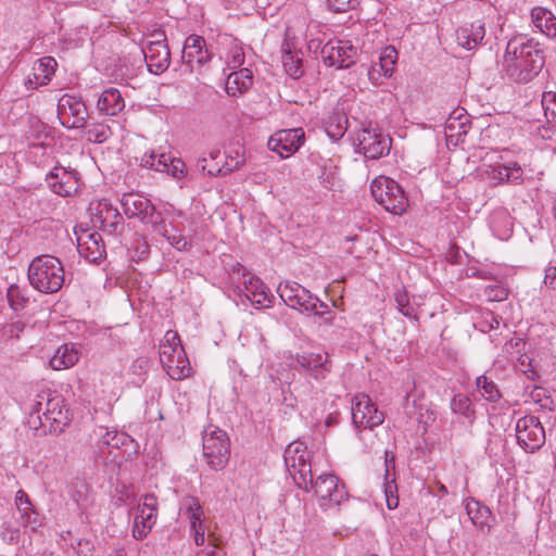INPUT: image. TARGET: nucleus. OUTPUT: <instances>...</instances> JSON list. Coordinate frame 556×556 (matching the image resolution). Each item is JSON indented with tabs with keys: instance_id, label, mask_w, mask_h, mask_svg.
Masks as SVG:
<instances>
[{
	"instance_id": "obj_1",
	"label": "nucleus",
	"mask_w": 556,
	"mask_h": 556,
	"mask_svg": "<svg viewBox=\"0 0 556 556\" xmlns=\"http://www.w3.org/2000/svg\"><path fill=\"white\" fill-rule=\"evenodd\" d=\"M545 64L543 47L534 39L516 37L507 42L503 60V72L515 83L533 79Z\"/></svg>"
},
{
	"instance_id": "obj_2",
	"label": "nucleus",
	"mask_w": 556,
	"mask_h": 556,
	"mask_svg": "<svg viewBox=\"0 0 556 556\" xmlns=\"http://www.w3.org/2000/svg\"><path fill=\"white\" fill-rule=\"evenodd\" d=\"M64 399L59 393L43 391L37 395L30 416L37 415L40 427L49 432L61 433L71 422V414Z\"/></svg>"
},
{
	"instance_id": "obj_3",
	"label": "nucleus",
	"mask_w": 556,
	"mask_h": 556,
	"mask_svg": "<svg viewBox=\"0 0 556 556\" xmlns=\"http://www.w3.org/2000/svg\"><path fill=\"white\" fill-rule=\"evenodd\" d=\"M27 278L35 290L45 294L55 293L64 283L63 264L53 255H38L28 266Z\"/></svg>"
},
{
	"instance_id": "obj_4",
	"label": "nucleus",
	"mask_w": 556,
	"mask_h": 556,
	"mask_svg": "<svg viewBox=\"0 0 556 556\" xmlns=\"http://www.w3.org/2000/svg\"><path fill=\"white\" fill-rule=\"evenodd\" d=\"M127 218H138L143 225L151 227L155 233H165L166 224L163 213L156 211L153 203L140 193H124L119 200Z\"/></svg>"
},
{
	"instance_id": "obj_5",
	"label": "nucleus",
	"mask_w": 556,
	"mask_h": 556,
	"mask_svg": "<svg viewBox=\"0 0 556 556\" xmlns=\"http://www.w3.org/2000/svg\"><path fill=\"white\" fill-rule=\"evenodd\" d=\"M283 459L295 484L308 492V486L313 484V472L307 446L300 441L290 443L285 450Z\"/></svg>"
},
{
	"instance_id": "obj_6",
	"label": "nucleus",
	"mask_w": 556,
	"mask_h": 556,
	"mask_svg": "<svg viewBox=\"0 0 556 556\" xmlns=\"http://www.w3.org/2000/svg\"><path fill=\"white\" fill-rule=\"evenodd\" d=\"M371 194L386 211L400 215L408 206V200L401 186L393 179L379 176L370 184Z\"/></svg>"
},
{
	"instance_id": "obj_7",
	"label": "nucleus",
	"mask_w": 556,
	"mask_h": 556,
	"mask_svg": "<svg viewBox=\"0 0 556 556\" xmlns=\"http://www.w3.org/2000/svg\"><path fill=\"white\" fill-rule=\"evenodd\" d=\"M203 457L213 470L218 471L227 466L230 457V442L224 430L214 429L211 432H204Z\"/></svg>"
},
{
	"instance_id": "obj_8",
	"label": "nucleus",
	"mask_w": 556,
	"mask_h": 556,
	"mask_svg": "<svg viewBox=\"0 0 556 556\" xmlns=\"http://www.w3.org/2000/svg\"><path fill=\"white\" fill-rule=\"evenodd\" d=\"M309 490H314L323 510L340 505L349 496L344 483L332 473L318 476L315 481L313 480L312 486H308Z\"/></svg>"
},
{
	"instance_id": "obj_9",
	"label": "nucleus",
	"mask_w": 556,
	"mask_h": 556,
	"mask_svg": "<svg viewBox=\"0 0 556 556\" xmlns=\"http://www.w3.org/2000/svg\"><path fill=\"white\" fill-rule=\"evenodd\" d=\"M352 424L356 429H374L384 420V414L365 393H357L351 401Z\"/></svg>"
},
{
	"instance_id": "obj_10",
	"label": "nucleus",
	"mask_w": 556,
	"mask_h": 556,
	"mask_svg": "<svg viewBox=\"0 0 556 556\" xmlns=\"http://www.w3.org/2000/svg\"><path fill=\"white\" fill-rule=\"evenodd\" d=\"M518 444L533 453L545 443V430L539 417L529 415L519 418L516 425Z\"/></svg>"
},
{
	"instance_id": "obj_11",
	"label": "nucleus",
	"mask_w": 556,
	"mask_h": 556,
	"mask_svg": "<svg viewBox=\"0 0 556 556\" xmlns=\"http://www.w3.org/2000/svg\"><path fill=\"white\" fill-rule=\"evenodd\" d=\"M358 151L365 157L377 160L387 155L391 149V138L377 128L364 127L356 138Z\"/></svg>"
},
{
	"instance_id": "obj_12",
	"label": "nucleus",
	"mask_w": 556,
	"mask_h": 556,
	"mask_svg": "<svg viewBox=\"0 0 556 556\" xmlns=\"http://www.w3.org/2000/svg\"><path fill=\"white\" fill-rule=\"evenodd\" d=\"M155 40H151L142 48L144 61L150 73L159 75L164 73L170 63V52L166 45V36L163 31L153 34Z\"/></svg>"
},
{
	"instance_id": "obj_13",
	"label": "nucleus",
	"mask_w": 556,
	"mask_h": 556,
	"mask_svg": "<svg viewBox=\"0 0 556 556\" xmlns=\"http://www.w3.org/2000/svg\"><path fill=\"white\" fill-rule=\"evenodd\" d=\"M242 163L243 159L238 152L235 157L229 155L225 160L220 150L214 149L198 160L197 168L208 176L216 177L238 169Z\"/></svg>"
},
{
	"instance_id": "obj_14",
	"label": "nucleus",
	"mask_w": 556,
	"mask_h": 556,
	"mask_svg": "<svg viewBox=\"0 0 556 556\" xmlns=\"http://www.w3.org/2000/svg\"><path fill=\"white\" fill-rule=\"evenodd\" d=\"M277 292L286 305L300 312L308 313L315 309L318 302V298L294 281L281 282L277 288Z\"/></svg>"
},
{
	"instance_id": "obj_15",
	"label": "nucleus",
	"mask_w": 556,
	"mask_h": 556,
	"mask_svg": "<svg viewBox=\"0 0 556 556\" xmlns=\"http://www.w3.org/2000/svg\"><path fill=\"white\" fill-rule=\"evenodd\" d=\"M157 516V498L154 494H144L138 504L134 518L132 536L143 540L153 528Z\"/></svg>"
},
{
	"instance_id": "obj_16",
	"label": "nucleus",
	"mask_w": 556,
	"mask_h": 556,
	"mask_svg": "<svg viewBox=\"0 0 556 556\" xmlns=\"http://www.w3.org/2000/svg\"><path fill=\"white\" fill-rule=\"evenodd\" d=\"M58 112L62 118V125L73 128L85 127L88 118L86 104L70 94H64L58 103Z\"/></svg>"
},
{
	"instance_id": "obj_17",
	"label": "nucleus",
	"mask_w": 556,
	"mask_h": 556,
	"mask_svg": "<svg viewBox=\"0 0 556 556\" xmlns=\"http://www.w3.org/2000/svg\"><path fill=\"white\" fill-rule=\"evenodd\" d=\"M304 138L305 134L302 128L281 129L269 138L268 149L281 157H288L300 149Z\"/></svg>"
},
{
	"instance_id": "obj_18",
	"label": "nucleus",
	"mask_w": 556,
	"mask_h": 556,
	"mask_svg": "<svg viewBox=\"0 0 556 556\" xmlns=\"http://www.w3.org/2000/svg\"><path fill=\"white\" fill-rule=\"evenodd\" d=\"M78 172L54 166L46 176L48 187L61 197H70L78 190Z\"/></svg>"
},
{
	"instance_id": "obj_19",
	"label": "nucleus",
	"mask_w": 556,
	"mask_h": 556,
	"mask_svg": "<svg viewBox=\"0 0 556 556\" xmlns=\"http://www.w3.org/2000/svg\"><path fill=\"white\" fill-rule=\"evenodd\" d=\"M77 250L81 257L94 264L100 263L106 255L102 236L92 230H83L77 235Z\"/></svg>"
},
{
	"instance_id": "obj_20",
	"label": "nucleus",
	"mask_w": 556,
	"mask_h": 556,
	"mask_svg": "<svg viewBox=\"0 0 556 556\" xmlns=\"http://www.w3.org/2000/svg\"><path fill=\"white\" fill-rule=\"evenodd\" d=\"M182 61L193 71L195 65L202 67L212 60V52L206 47L205 39L198 35L186 38L182 49Z\"/></svg>"
},
{
	"instance_id": "obj_21",
	"label": "nucleus",
	"mask_w": 556,
	"mask_h": 556,
	"mask_svg": "<svg viewBox=\"0 0 556 556\" xmlns=\"http://www.w3.org/2000/svg\"><path fill=\"white\" fill-rule=\"evenodd\" d=\"M295 366L308 371L316 380H324L331 365L326 352H304L295 357Z\"/></svg>"
},
{
	"instance_id": "obj_22",
	"label": "nucleus",
	"mask_w": 556,
	"mask_h": 556,
	"mask_svg": "<svg viewBox=\"0 0 556 556\" xmlns=\"http://www.w3.org/2000/svg\"><path fill=\"white\" fill-rule=\"evenodd\" d=\"M172 352L176 354V357L173 356L165 359V356H162L163 367L173 380H181L190 375V363L182 346L172 348Z\"/></svg>"
},
{
	"instance_id": "obj_23",
	"label": "nucleus",
	"mask_w": 556,
	"mask_h": 556,
	"mask_svg": "<svg viewBox=\"0 0 556 556\" xmlns=\"http://www.w3.org/2000/svg\"><path fill=\"white\" fill-rule=\"evenodd\" d=\"M485 37V24L482 21H476L457 29L456 39L460 47L471 50L482 43Z\"/></svg>"
},
{
	"instance_id": "obj_24",
	"label": "nucleus",
	"mask_w": 556,
	"mask_h": 556,
	"mask_svg": "<svg viewBox=\"0 0 556 556\" xmlns=\"http://www.w3.org/2000/svg\"><path fill=\"white\" fill-rule=\"evenodd\" d=\"M467 515L472 523L482 532L489 533L493 527L494 516L491 509L477 500L470 498L466 503Z\"/></svg>"
},
{
	"instance_id": "obj_25",
	"label": "nucleus",
	"mask_w": 556,
	"mask_h": 556,
	"mask_svg": "<svg viewBox=\"0 0 556 556\" xmlns=\"http://www.w3.org/2000/svg\"><path fill=\"white\" fill-rule=\"evenodd\" d=\"M253 85V73L247 67L228 74L225 90L229 97H238L247 92Z\"/></svg>"
},
{
	"instance_id": "obj_26",
	"label": "nucleus",
	"mask_w": 556,
	"mask_h": 556,
	"mask_svg": "<svg viewBox=\"0 0 556 556\" xmlns=\"http://www.w3.org/2000/svg\"><path fill=\"white\" fill-rule=\"evenodd\" d=\"M471 127L469 115L458 110L452 112L444 124L445 136L448 140L459 141Z\"/></svg>"
},
{
	"instance_id": "obj_27",
	"label": "nucleus",
	"mask_w": 556,
	"mask_h": 556,
	"mask_svg": "<svg viewBox=\"0 0 556 556\" xmlns=\"http://www.w3.org/2000/svg\"><path fill=\"white\" fill-rule=\"evenodd\" d=\"M99 218L101 223V229L104 232L114 236L123 235L125 230L124 218L117 208H114L112 205L104 203L103 207L100 210Z\"/></svg>"
},
{
	"instance_id": "obj_28",
	"label": "nucleus",
	"mask_w": 556,
	"mask_h": 556,
	"mask_svg": "<svg viewBox=\"0 0 556 556\" xmlns=\"http://www.w3.org/2000/svg\"><path fill=\"white\" fill-rule=\"evenodd\" d=\"M281 53V62L286 73L294 79L302 77L304 75L302 52L292 50L289 42H283Z\"/></svg>"
},
{
	"instance_id": "obj_29",
	"label": "nucleus",
	"mask_w": 556,
	"mask_h": 556,
	"mask_svg": "<svg viewBox=\"0 0 556 556\" xmlns=\"http://www.w3.org/2000/svg\"><path fill=\"white\" fill-rule=\"evenodd\" d=\"M80 353L75 344H62L50 359V366L54 370H63L73 367L79 361Z\"/></svg>"
},
{
	"instance_id": "obj_30",
	"label": "nucleus",
	"mask_w": 556,
	"mask_h": 556,
	"mask_svg": "<svg viewBox=\"0 0 556 556\" xmlns=\"http://www.w3.org/2000/svg\"><path fill=\"white\" fill-rule=\"evenodd\" d=\"M242 285L247 299L258 306H268L266 303H270V300L267 288L258 277L253 275L244 277Z\"/></svg>"
},
{
	"instance_id": "obj_31",
	"label": "nucleus",
	"mask_w": 556,
	"mask_h": 556,
	"mask_svg": "<svg viewBox=\"0 0 556 556\" xmlns=\"http://www.w3.org/2000/svg\"><path fill=\"white\" fill-rule=\"evenodd\" d=\"M386 473L383 482V493L386 496L387 507L389 509H395L399 506L397 484L394 475L390 473V469L395 468V458L393 455L389 457V453L386 452Z\"/></svg>"
},
{
	"instance_id": "obj_32",
	"label": "nucleus",
	"mask_w": 556,
	"mask_h": 556,
	"mask_svg": "<svg viewBox=\"0 0 556 556\" xmlns=\"http://www.w3.org/2000/svg\"><path fill=\"white\" fill-rule=\"evenodd\" d=\"M97 106L104 115L114 116L125 108V102L119 90L110 88L99 97Z\"/></svg>"
},
{
	"instance_id": "obj_33",
	"label": "nucleus",
	"mask_w": 556,
	"mask_h": 556,
	"mask_svg": "<svg viewBox=\"0 0 556 556\" xmlns=\"http://www.w3.org/2000/svg\"><path fill=\"white\" fill-rule=\"evenodd\" d=\"M531 21L543 34L548 37L556 36V16L552 11L535 7L531 10Z\"/></svg>"
},
{
	"instance_id": "obj_34",
	"label": "nucleus",
	"mask_w": 556,
	"mask_h": 556,
	"mask_svg": "<svg viewBox=\"0 0 556 556\" xmlns=\"http://www.w3.org/2000/svg\"><path fill=\"white\" fill-rule=\"evenodd\" d=\"M324 128L328 137L332 140L341 139L348 129V117L341 111L331 112L324 119Z\"/></svg>"
},
{
	"instance_id": "obj_35",
	"label": "nucleus",
	"mask_w": 556,
	"mask_h": 556,
	"mask_svg": "<svg viewBox=\"0 0 556 556\" xmlns=\"http://www.w3.org/2000/svg\"><path fill=\"white\" fill-rule=\"evenodd\" d=\"M7 299L9 306L14 312H21L26 308L29 303L28 290L26 287L11 285L7 290Z\"/></svg>"
},
{
	"instance_id": "obj_36",
	"label": "nucleus",
	"mask_w": 556,
	"mask_h": 556,
	"mask_svg": "<svg viewBox=\"0 0 556 556\" xmlns=\"http://www.w3.org/2000/svg\"><path fill=\"white\" fill-rule=\"evenodd\" d=\"M451 409L454 414H459L465 417L470 424L475 420V409L469 396L457 393L451 401Z\"/></svg>"
},
{
	"instance_id": "obj_37",
	"label": "nucleus",
	"mask_w": 556,
	"mask_h": 556,
	"mask_svg": "<svg viewBox=\"0 0 556 556\" xmlns=\"http://www.w3.org/2000/svg\"><path fill=\"white\" fill-rule=\"evenodd\" d=\"M184 506L186 508L187 517L189 518L190 521V529L198 528V526H204V513L198 498L193 496L185 498Z\"/></svg>"
},
{
	"instance_id": "obj_38",
	"label": "nucleus",
	"mask_w": 556,
	"mask_h": 556,
	"mask_svg": "<svg viewBox=\"0 0 556 556\" xmlns=\"http://www.w3.org/2000/svg\"><path fill=\"white\" fill-rule=\"evenodd\" d=\"M476 386L480 394L486 401L497 402L501 397V393L496 384L484 375H481L476 379Z\"/></svg>"
},
{
	"instance_id": "obj_39",
	"label": "nucleus",
	"mask_w": 556,
	"mask_h": 556,
	"mask_svg": "<svg viewBox=\"0 0 556 556\" xmlns=\"http://www.w3.org/2000/svg\"><path fill=\"white\" fill-rule=\"evenodd\" d=\"M112 135L111 128L102 123H93L87 126L85 137L88 141L102 143Z\"/></svg>"
},
{
	"instance_id": "obj_40",
	"label": "nucleus",
	"mask_w": 556,
	"mask_h": 556,
	"mask_svg": "<svg viewBox=\"0 0 556 556\" xmlns=\"http://www.w3.org/2000/svg\"><path fill=\"white\" fill-rule=\"evenodd\" d=\"M378 61L380 62V70L384 72V74L392 76L397 61L396 49L392 46L383 48L378 56Z\"/></svg>"
},
{
	"instance_id": "obj_41",
	"label": "nucleus",
	"mask_w": 556,
	"mask_h": 556,
	"mask_svg": "<svg viewBox=\"0 0 556 556\" xmlns=\"http://www.w3.org/2000/svg\"><path fill=\"white\" fill-rule=\"evenodd\" d=\"M339 41H328L321 47L320 58L327 66L340 68V49Z\"/></svg>"
},
{
	"instance_id": "obj_42",
	"label": "nucleus",
	"mask_w": 556,
	"mask_h": 556,
	"mask_svg": "<svg viewBox=\"0 0 556 556\" xmlns=\"http://www.w3.org/2000/svg\"><path fill=\"white\" fill-rule=\"evenodd\" d=\"M394 301L396 303L397 311L405 317L417 320L415 309L409 302L407 292L404 289H399L394 292Z\"/></svg>"
},
{
	"instance_id": "obj_43",
	"label": "nucleus",
	"mask_w": 556,
	"mask_h": 556,
	"mask_svg": "<svg viewBox=\"0 0 556 556\" xmlns=\"http://www.w3.org/2000/svg\"><path fill=\"white\" fill-rule=\"evenodd\" d=\"M340 68H349L356 62L357 49L349 41H339Z\"/></svg>"
},
{
	"instance_id": "obj_44",
	"label": "nucleus",
	"mask_w": 556,
	"mask_h": 556,
	"mask_svg": "<svg viewBox=\"0 0 556 556\" xmlns=\"http://www.w3.org/2000/svg\"><path fill=\"white\" fill-rule=\"evenodd\" d=\"M55 66V60L53 58L47 56L38 60V62L33 67V71H36V75L42 76L41 83H49L52 75L54 74Z\"/></svg>"
},
{
	"instance_id": "obj_45",
	"label": "nucleus",
	"mask_w": 556,
	"mask_h": 556,
	"mask_svg": "<svg viewBox=\"0 0 556 556\" xmlns=\"http://www.w3.org/2000/svg\"><path fill=\"white\" fill-rule=\"evenodd\" d=\"M544 115L549 124L556 125V93L548 91L542 96Z\"/></svg>"
},
{
	"instance_id": "obj_46",
	"label": "nucleus",
	"mask_w": 556,
	"mask_h": 556,
	"mask_svg": "<svg viewBox=\"0 0 556 556\" xmlns=\"http://www.w3.org/2000/svg\"><path fill=\"white\" fill-rule=\"evenodd\" d=\"M484 295L488 301L501 302L507 299L508 290L501 285H490L484 288Z\"/></svg>"
},
{
	"instance_id": "obj_47",
	"label": "nucleus",
	"mask_w": 556,
	"mask_h": 556,
	"mask_svg": "<svg viewBox=\"0 0 556 556\" xmlns=\"http://www.w3.org/2000/svg\"><path fill=\"white\" fill-rule=\"evenodd\" d=\"M0 536L4 543L13 545L18 542L20 530L9 522H3L0 526Z\"/></svg>"
},
{
	"instance_id": "obj_48",
	"label": "nucleus",
	"mask_w": 556,
	"mask_h": 556,
	"mask_svg": "<svg viewBox=\"0 0 556 556\" xmlns=\"http://www.w3.org/2000/svg\"><path fill=\"white\" fill-rule=\"evenodd\" d=\"M165 338L168 344L161 345L160 357L162 358V356H165V359L167 357H176V354L172 352V348L181 346L178 334L176 332L168 331Z\"/></svg>"
},
{
	"instance_id": "obj_49",
	"label": "nucleus",
	"mask_w": 556,
	"mask_h": 556,
	"mask_svg": "<svg viewBox=\"0 0 556 556\" xmlns=\"http://www.w3.org/2000/svg\"><path fill=\"white\" fill-rule=\"evenodd\" d=\"M71 546L78 556H93L96 551L94 543L89 539H77Z\"/></svg>"
},
{
	"instance_id": "obj_50",
	"label": "nucleus",
	"mask_w": 556,
	"mask_h": 556,
	"mask_svg": "<svg viewBox=\"0 0 556 556\" xmlns=\"http://www.w3.org/2000/svg\"><path fill=\"white\" fill-rule=\"evenodd\" d=\"M362 67H365L368 75V79L374 85H379L383 78L391 77L389 74H384V72L380 70L379 61H374L369 66L362 65Z\"/></svg>"
},
{
	"instance_id": "obj_51",
	"label": "nucleus",
	"mask_w": 556,
	"mask_h": 556,
	"mask_svg": "<svg viewBox=\"0 0 556 556\" xmlns=\"http://www.w3.org/2000/svg\"><path fill=\"white\" fill-rule=\"evenodd\" d=\"M362 67H365L368 75V79L374 85H379L383 78L391 77L389 74H384V72L380 70L379 61H374L369 66L362 65Z\"/></svg>"
},
{
	"instance_id": "obj_52",
	"label": "nucleus",
	"mask_w": 556,
	"mask_h": 556,
	"mask_svg": "<svg viewBox=\"0 0 556 556\" xmlns=\"http://www.w3.org/2000/svg\"><path fill=\"white\" fill-rule=\"evenodd\" d=\"M311 312H314L315 316L319 319V324L330 325L332 323V311L326 303L321 302L319 299L316 308L312 309Z\"/></svg>"
},
{
	"instance_id": "obj_53",
	"label": "nucleus",
	"mask_w": 556,
	"mask_h": 556,
	"mask_svg": "<svg viewBox=\"0 0 556 556\" xmlns=\"http://www.w3.org/2000/svg\"><path fill=\"white\" fill-rule=\"evenodd\" d=\"M159 235L166 238L168 243L178 251H187L190 248V243L181 233L169 235L166 230L165 233Z\"/></svg>"
},
{
	"instance_id": "obj_54",
	"label": "nucleus",
	"mask_w": 556,
	"mask_h": 556,
	"mask_svg": "<svg viewBox=\"0 0 556 556\" xmlns=\"http://www.w3.org/2000/svg\"><path fill=\"white\" fill-rule=\"evenodd\" d=\"M21 522L23 526L29 527L31 530H36L42 523L40 515L35 511L34 508H30L26 514L21 515Z\"/></svg>"
},
{
	"instance_id": "obj_55",
	"label": "nucleus",
	"mask_w": 556,
	"mask_h": 556,
	"mask_svg": "<svg viewBox=\"0 0 556 556\" xmlns=\"http://www.w3.org/2000/svg\"><path fill=\"white\" fill-rule=\"evenodd\" d=\"M125 439L126 437L124 433L106 430L101 439V443L106 446L118 447L119 444L124 443Z\"/></svg>"
},
{
	"instance_id": "obj_56",
	"label": "nucleus",
	"mask_w": 556,
	"mask_h": 556,
	"mask_svg": "<svg viewBox=\"0 0 556 556\" xmlns=\"http://www.w3.org/2000/svg\"><path fill=\"white\" fill-rule=\"evenodd\" d=\"M507 166V175H509L508 182L520 185L523 181L522 175L523 170L520 165L516 162H511L506 164Z\"/></svg>"
},
{
	"instance_id": "obj_57",
	"label": "nucleus",
	"mask_w": 556,
	"mask_h": 556,
	"mask_svg": "<svg viewBox=\"0 0 556 556\" xmlns=\"http://www.w3.org/2000/svg\"><path fill=\"white\" fill-rule=\"evenodd\" d=\"M329 8L334 12H346L358 4V0H327Z\"/></svg>"
},
{
	"instance_id": "obj_58",
	"label": "nucleus",
	"mask_w": 556,
	"mask_h": 556,
	"mask_svg": "<svg viewBox=\"0 0 556 556\" xmlns=\"http://www.w3.org/2000/svg\"><path fill=\"white\" fill-rule=\"evenodd\" d=\"M489 177L496 181L497 184L508 182L509 175H507V166L506 165H497L491 167L489 172Z\"/></svg>"
},
{
	"instance_id": "obj_59",
	"label": "nucleus",
	"mask_w": 556,
	"mask_h": 556,
	"mask_svg": "<svg viewBox=\"0 0 556 556\" xmlns=\"http://www.w3.org/2000/svg\"><path fill=\"white\" fill-rule=\"evenodd\" d=\"M166 173L170 174L174 178H181L186 173V164L180 159L172 157Z\"/></svg>"
},
{
	"instance_id": "obj_60",
	"label": "nucleus",
	"mask_w": 556,
	"mask_h": 556,
	"mask_svg": "<svg viewBox=\"0 0 556 556\" xmlns=\"http://www.w3.org/2000/svg\"><path fill=\"white\" fill-rule=\"evenodd\" d=\"M15 504L21 515L26 514L27 510H30V508H33L28 495L22 490L16 492Z\"/></svg>"
},
{
	"instance_id": "obj_61",
	"label": "nucleus",
	"mask_w": 556,
	"mask_h": 556,
	"mask_svg": "<svg viewBox=\"0 0 556 556\" xmlns=\"http://www.w3.org/2000/svg\"><path fill=\"white\" fill-rule=\"evenodd\" d=\"M244 52H243V49L239 46H233L231 49H230V60H229V64L236 68V67H240L243 65L244 63Z\"/></svg>"
},
{
	"instance_id": "obj_62",
	"label": "nucleus",
	"mask_w": 556,
	"mask_h": 556,
	"mask_svg": "<svg viewBox=\"0 0 556 556\" xmlns=\"http://www.w3.org/2000/svg\"><path fill=\"white\" fill-rule=\"evenodd\" d=\"M25 326V323L22 320L13 321L3 327V334L9 336L11 338H18L20 333L24 331Z\"/></svg>"
},
{
	"instance_id": "obj_63",
	"label": "nucleus",
	"mask_w": 556,
	"mask_h": 556,
	"mask_svg": "<svg viewBox=\"0 0 556 556\" xmlns=\"http://www.w3.org/2000/svg\"><path fill=\"white\" fill-rule=\"evenodd\" d=\"M544 283L552 290H556V266H548L545 269Z\"/></svg>"
},
{
	"instance_id": "obj_64",
	"label": "nucleus",
	"mask_w": 556,
	"mask_h": 556,
	"mask_svg": "<svg viewBox=\"0 0 556 556\" xmlns=\"http://www.w3.org/2000/svg\"><path fill=\"white\" fill-rule=\"evenodd\" d=\"M172 161V157L167 154H157L156 163L154 169L157 172H167L168 163Z\"/></svg>"
}]
</instances>
